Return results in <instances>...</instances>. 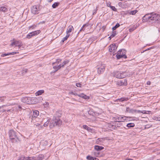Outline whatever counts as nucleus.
Segmentation results:
<instances>
[{"mask_svg":"<svg viewBox=\"0 0 160 160\" xmlns=\"http://www.w3.org/2000/svg\"><path fill=\"white\" fill-rule=\"evenodd\" d=\"M127 98H120L118 99L117 100H118L119 101L122 102L123 101H126L127 100Z\"/></svg>","mask_w":160,"mask_h":160,"instance_id":"a878e982","label":"nucleus"},{"mask_svg":"<svg viewBox=\"0 0 160 160\" xmlns=\"http://www.w3.org/2000/svg\"><path fill=\"white\" fill-rule=\"evenodd\" d=\"M38 98H39V99H40L41 100V99H42L41 98V97H38Z\"/></svg>","mask_w":160,"mask_h":160,"instance_id":"774afa93","label":"nucleus"},{"mask_svg":"<svg viewBox=\"0 0 160 160\" xmlns=\"http://www.w3.org/2000/svg\"><path fill=\"white\" fill-rule=\"evenodd\" d=\"M39 6H34L32 8L31 12L34 14H37L39 13Z\"/></svg>","mask_w":160,"mask_h":160,"instance_id":"6e6552de","label":"nucleus"},{"mask_svg":"<svg viewBox=\"0 0 160 160\" xmlns=\"http://www.w3.org/2000/svg\"><path fill=\"white\" fill-rule=\"evenodd\" d=\"M125 72H121L116 71L114 72V76L118 78H124L125 77L126 75L125 74Z\"/></svg>","mask_w":160,"mask_h":160,"instance_id":"7ed1b4c3","label":"nucleus"},{"mask_svg":"<svg viewBox=\"0 0 160 160\" xmlns=\"http://www.w3.org/2000/svg\"><path fill=\"white\" fill-rule=\"evenodd\" d=\"M0 11L4 12H5L8 11V9L5 7L2 6L0 7Z\"/></svg>","mask_w":160,"mask_h":160,"instance_id":"dca6fc26","label":"nucleus"},{"mask_svg":"<svg viewBox=\"0 0 160 160\" xmlns=\"http://www.w3.org/2000/svg\"><path fill=\"white\" fill-rule=\"evenodd\" d=\"M115 118L117 122H123L126 120V117L125 116L122 117L121 116H117Z\"/></svg>","mask_w":160,"mask_h":160,"instance_id":"1a4fd4ad","label":"nucleus"},{"mask_svg":"<svg viewBox=\"0 0 160 160\" xmlns=\"http://www.w3.org/2000/svg\"><path fill=\"white\" fill-rule=\"evenodd\" d=\"M44 92V91L43 90H39L35 93V95L36 96H39L42 95Z\"/></svg>","mask_w":160,"mask_h":160,"instance_id":"f3484780","label":"nucleus"},{"mask_svg":"<svg viewBox=\"0 0 160 160\" xmlns=\"http://www.w3.org/2000/svg\"><path fill=\"white\" fill-rule=\"evenodd\" d=\"M7 106V105H4L2 106V107H0V112H3L5 111V110H4L3 108H4Z\"/></svg>","mask_w":160,"mask_h":160,"instance_id":"473e14b6","label":"nucleus"},{"mask_svg":"<svg viewBox=\"0 0 160 160\" xmlns=\"http://www.w3.org/2000/svg\"><path fill=\"white\" fill-rule=\"evenodd\" d=\"M59 2H55L53 4H52V7L53 8H55L58 6H59Z\"/></svg>","mask_w":160,"mask_h":160,"instance_id":"393cba45","label":"nucleus"},{"mask_svg":"<svg viewBox=\"0 0 160 160\" xmlns=\"http://www.w3.org/2000/svg\"><path fill=\"white\" fill-rule=\"evenodd\" d=\"M96 10H94L93 11V14L96 13Z\"/></svg>","mask_w":160,"mask_h":160,"instance_id":"13d9d810","label":"nucleus"},{"mask_svg":"<svg viewBox=\"0 0 160 160\" xmlns=\"http://www.w3.org/2000/svg\"><path fill=\"white\" fill-rule=\"evenodd\" d=\"M111 8L112 9V10L114 11H117V9L115 8V7L114 6H112Z\"/></svg>","mask_w":160,"mask_h":160,"instance_id":"79ce46f5","label":"nucleus"},{"mask_svg":"<svg viewBox=\"0 0 160 160\" xmlns=\"http://www.w3.org/2000/svg\"><path fill=\"white\" fill-rule=\"evenodd\" d=\"M136 110L133 109H131L129 110V112L131 113H133L136 112Z\"/></svg>","mask_w":160,"mask_h":160,"instance_id":"a19ab883","label":"nucleus"},{"mask_svg":"<svg viewBox=\"0 0 160 160\" xmlns=\"http://www.w3.org/2000/svg\"><path fill=\"white\" fill-rule=\"evenodd\" d=\"M142 21L144 22H148L149 23L158 24L160 23V15L153 13L146 14L143 17Z\"/></svg>","mask_w":160,"mask_h":160,"instance_id":"f257e3e1","label":"nucleus"},{"mask_svg":"<svg viewBox=\"0 0 160 160\" xmlns=\"http://www.w3.org/2000/svg\"><path fill=\"white\" fill-rule=\"evenodd\" d=\"M150 84H151V82L149 81H148L147 83V85H149Z\"/></svg>","mask_w":160,"mask_h":160,"instance_id":"603ef678","label":"nucleus"},{"mask_svg":"<svg viewBox=\"0 0 160 160\" xmlns=\"http://www.w3.org/2000/svg\"><path fill=\"white\" fill-rule=\"evenodd\" d=\"M49 120L48 119L47 120V121L45 122L43 124V126L44 127H47L48 126L49 124Z\"/></svg>","mask_w":160,"mask_h":160,"instance_id":"c9c22d12","label":"nucleus"},{"mask_svg":"<svg viewBox=\"0 0 160 160\" xmlns=\"http://www.w3.org/2000/svg\"><path fill=\"white\" fill-rule=\"evenodd\" d=\"M53 0H48V1L49 2H51Z\"/></svg>","mask_w":160,"mask_h":160,"instance_id":"052dcab7","label":"nucleus"},{"mask_svg":"<svg viewBox=\"0 0 160 160\" xmlns=\"http://www.w3.org/2000/svg\"><path fill=\"white\" fill-rule=\"evenodd\" d=\"M137 12H138L137 10H135L132 11L130 12L129 14H132V15H134Z\"/></svg>","mask_w":160,"mask_h":160,"instance_id":"c756f323","label":"nucleus"},{"mask_svg":"<svg viewBox=\"0 0 160 160\" xmlns=\"http://www.w3.org/2000/svg\"><path fill=\"white\" fill-rule=\"evenodd\" d=\"M146 112H149V111H145V110H143V111H141V113H143V114H146V113H147Z\"/></svg>","mask_w":160,"mask_h":160,"instance_id":"09e8293b","label":"nucleus"},{"mask_svg":"<svg viewBox=\"0 0 160 160\" xmlns=\"http://www.w3.org/2000/svg\"><path fill=\"white\" fill-rule=\"evenodd\" d=\"M125 160H133V159H126Z\"/></svg>","mask_w":160,"mask_h":160,"instance_id":"0e129e2a","label":"nucleus"},{"mask_svg":"<svg viewBox=\"0 0 160 160\" xmlns=\"http://www.w3.org/2000/svg\"><path fill=\"white\" fill-rule=\"evenodd\" d=\"M48 105H49V103L48 102H46L45 103H44L43 104V105L44 106V107H48Z\"/></svg>","mask_w":160,"mask_h":160,"instance_id":"c03bdc74","label":"nucleus"},{"mask_svg":"<svg viewBox=\"0 0 160 160\" xmlns=\"http://www.w3.org/2000/svg\"><path fill=\"white\" fill-rule=\"evenodd\" d=\"M60 119L57 120L55 119L53 120L49 125V127L51 128H53L56 126L59 125V124Z\"/></svg>","mask_w":160,"mask_h":160,"instance_id":"39448f33","label":"nucleus"},{"mask_svg":"<svg viewBox=\"0 0 160 160\" xmlns=\"http://www.w3.org/2000/svg\"><path fill=\"white\" fill-rule=\"evenodd\" d=\"M77 96L85 99H87L89 98L88 97L83 93L77 95Z\"/></svg>","mask_w":160,"mask_h":160,"instance_id":"4468645a","label":"nucleus"},{"mask_svg":"<svg viewBox=\"0 0 160 160\" xmlns=\"http://www.w3.org/2000/svg\"><path fill=\"white\" fill-rule=\"evenodd\" d=\"M60 65H58V66H55L53 67V68L55 69L54 72H55L58 70L60 68Z\"/></svg>","mask_w":160,"mask_h":160,"instance_id":"2f4dec72","label":"nucleus"},{"mask_svg":"<svg viewBox=\"0 0 160 160\" xmlns=\"http://www.w3.org/2000/svg\"><path fill=\"white\" fill-rule=\"evenodd\" d=\"M136 29L135 27H132L130 28L129 29V32H132L133 31Z\"/></svg>","mask_w":160,"mask_h":160,"instance_id":"37998d69","label":"nucleus"},{"mask_svg":"<svg viewBox=\"0 0 160 160\" xmlns=\"http://www.w3.org/2000/svg\"><path fill=\"white\" fill-rule=\"evenodd\" d=\"M10 139L12 140V142H15L18 141V138L16 135V132L12 130L9 131V132Z\"/></svg>","mask_w":160,"mask_h":160,"instance_id":"f03ea898","label":"nucleus"},{"mask_svg":"<svg viewBox=\"0 0 160 160\" xmlns=\"http://www.w3.org/2000/svg\"><path fill=\"white\" fill-rule=\"evenodd\" d=\"M40 125V124L37 123V124H35V125H36V126H39Z\"/></svg>","mask_w":160,"mask_h":160,"instance_id":"5fc2aeb1","label":"nucleus"},{"mask_svg":"<svg viewBox=\"0 0 160 160\" xmlns=\"http://www.w3.org/2000/svg\"><path fill=\"white\" fill-rule=\"evenodd\" d=\"M76 85L78 87H81L82 86V85L80 83H77Z\"/></svg>","mask_w":160,"mask_h":160,"instance_id":"ea45409f","label":"nucleus"},{"mask_svg":"<svg viewBox=\"0 0 160 160\" xmlns=\"http://www.w3.org/2000/svg\"><path fill=\"white\" fill-rule=\"evenodd\" d=\"M102 28H103L102 30H103V31H104L105 28L104 26H103L102 27Z\"/></svg>","mask_w":160,"mask_h":160,"instance_id":"bf43d9fd","label":"nucleus"},{"mask_svg":"<svg viewBox=\"0 0 160 160\" xmlns=\"http://www.w3.org/2000/svg\"><path fill=\"white\" fill-rule=\"evenodd\" d=\"M2 98H0V100H1V101L2 100V101H4V99H2Z\"/></svg>","mask_w":160,"mask_h":160,"instance_id":"e2e57ef3","label":"nucleus"},{"mask_svg":"<svg viewBox=\"0 0 160 160\" xmlns=\"http://www.w3.org/2000/svg\"><path fill=\"white\" fill-rule=\"evenodd\" d=\"M116 34V31H113L112 32V34L109 37V38H110V39H111L112 38L114 37Z\"/></svg>","mask_w":160,"mask_h":160,"instance_id":"412c9836","label":"nucleus"},{"mask_svg":"<svg viewBox=\"0 0 160 160\" xmlns=\"http://www.w3.org/2000/svg\"><path fill=\"white\" fill-rule=\"evenodd\" d=\"M41 32V31L39 30L34 31V32H31L32 33L33 36H36L38 34L40 33Z\"/></svg>","mask_w":160,"mask_h":160,"instance_id":"a211bd4d","label":"nucleus"},{"mask_svg":"<svg viewBox=\"0 0 160 160\" xmlns=\"http://www.w3.org/2000/svg\"><path fill=\"white\" fill-rule=\"evenodd\" d=\"M135 124L134 123H129L127 124V126L128 128L133 127L134 126Z\"/></svg>","mask_w":160,"mask_h":160,"instance_id":"4be33fe9","label":"nucleus"},{"mask_svg":"<svg viewBox=\"0 0 160 160\" xmlns=\"http://www.w3.org/2000/svg\"><path fill=\"white\" fill-rule=\"evenodd\" d=\"M18 109H19L20 111H21V110L22 109V108L20 105H18V107H14L11 109L7 110V112H17L18 111Z\"/></svg>","mask_w":160,"mask_h":160,"instance_id":"0eeeda50","label":"nucleus"},{"mask_svg":"<svg viewBox=\"0 0 160 160\" xmlns=\"http://www.w3.org/2000/svg\"><path fill=\"white\" fill-rule=\"evenodd\" d=\"M117 47L115 44H112L110 45L108 47L109 51L112 53H114L116 51Z\"/></svg>","mask_w":160,"mask_h":160,"instance_id":"423d86ee","label":"nucleus"},{"mask_svg":"<svg viewBox=\"0 0 160 160\" xmlns=\"http://www.w3.org/2000/svg\"><path fill=\"white\" fill-rule=\"evenodd\" d=\"M42 127H43V126H40L39 127L38 129H41L42 128Z\"/></svg>","mask_w":160,"mask_h":160,"instance_id":"4d7b16f0","label":"nucleus"},{"mask_svg":"<svg viewBox=\"0 0 160 160\" xmlns=\"http://www.w3.org/2000/svg\"><path fill=\"white\" fill-rule=\"evenodd\" d=\"M111 3L110 2H109L107 3V5L108 7L111 8L112 6L111 5Z\"/></svg>","mask_w":160,"mask_h":160,"instance_id":"a18cd8bd","label":"nucleus"},{"mask_svg":"<svg viewBox=\"0 0 160 160\" xmlns=\"http://www.w3.org/2000/svg\"><path fill=\"white\" fill-rule=\"evenodd\" d=\"M158 121H160V117H159L158 118Z\"/></svg>","mask_w":160,"mask_h":160,"instance_id":"69168bd1","label":"nucleus"},{"mask_svg":"<svg viewBox=\"0 0 160 160\" xmlns=\"http://www.w3.org/2000/svg\"><path fill=\"white\" fill-rule=\"evenodd\" d=\"M72 94H73L74 95H78V94H77V93H74L73 92H72Z\"/></svg>","mask_w":160,"mask_h":160,"instance_id":"680f3d73","label":"nucleus"},{"mask_svg":"<svg viewBox=\"0 0 160 160\" xmlns=\"http://www.w3.org/2000/svg\"><path fill=\"white\" fill-rule=\"evenodd\" d=\"M105 70V67L104 65H101L100 67H98V72L99 74L103 72Z\"/></svg>","mask_w":160,"mask_h":160,"instance_id":"9b49d317","label":"nucleus"},{"mask_svg":"<svg viewBox=\"0 0 160 160\" xmlns=\"http://www.w3.org/2000/svg\"><path fill=\"white\" fill-rule=\"evenodd\" d=\"M130 108H129V107H127L126 108V112H129V110H130Z\"/></svg>","mask_w":160,"mask_h":160,"instance_id":"49530a36","label":"nucleus"},{"mask_svg":"<svg viewBox=\"0 0 160 160\" xmlns=\"http://www.w3.org/2000/svg\"><path fill=\"white\" fill-rule=\"evenodd\" d=\"M31 158V157H25L24 156H22L18 160H30Z\"/></svg>","mask_w":160,"mask_h":160,"instance_id":"2eb2a0df","label":"nucleus"},{"mask_svg":"<svg viewBox=\"0 0 160 160\" xmlns=\"http://www.w3.org/2000/svg\"><path fill=\"white\" fill-rule=\"evenodd\" d=\"M120 24L118 23H117L116 25L112 28V29L113 31L115 30L117 28L119 27Z\"/></svg>","mask_w":160,"mask_h":160,"instance_id":"c85d7f7f","label":"nucleus"},{"mask_svg":"<svg viewBox=\"0 0 160 160\" xmlns=\"http://www.w3.org/2000/svg\"><path fill=\"white\" fill-rule=\"evenodd\" d=\"M19 52H10L9 53V55H13L15 54H18Z\"/></svg>","mask_w":160,"mask_h":160,"instance_id":"4c0bfd02","label":"nucleus"},{"mask_svg":"<svg viewBox=\"0 0 160 160\" xmlns=\"http://www.w3.org/2000/svg\"><path fill=\"white\" fill-rule=\"evenodd\" d=\"M37 27V25H33L32 26H30L28 27V29L29 30L31 28H32V29H34L35 27Z\"/></svg>","mask_w":160,"mask_h":160,"instance_id":"e433bc0d","label":"nucleus"},{"mask_svg":"<svg viewBox=\"0 0 160 160\" xmlns=\"http://www.w3.org/2000/svg\"><path fill=\"white\" fill-rule=\"evenodd\" d=\"M93 158L90 156H88L86 157L87 159L88 160H93Z\"/></svg>","mask_w":160,"mask_h":160,"instance_id":"f704fd0d","label":"nucleus"},{"mask_svg":"<svg viewBox=\"0 0 160 160\" xmlns=\"http://www.w3.org/2000/svg\"><path fill=\"white\" fill-rule=\"evenodd\" d=\"M22 45V42L17 47H18V50H19L20 47Z\"/></svg>","mask_w":160,"mask_h":160,"instance_id":"de8ad7c7","label":"nucleus"},{"mask_svg":"<svg viewBox=\"0 0 160 160\" xmlns=\"http://www.w3.org/2000/svg\"><path fill=\"white\" fill-rule=\"evenodd\" d=\"M125 50L123 49L119 50L116 55L117 59H119L122 58H127V56L125 55Z\"/></svg>","mask_w":160,"mask_h":160,"instance_id":"20e7f679","label":"nucleus"},{"mask_svg":"<svg viewBox=\"0 0 160 160\" xmlns=\"http://www.w3.org/2000/svg\"><path fill=\"white\" fill-rule=\"evenodd\" d=\"M68 62H69L68 60H67L65 61L64 62H63V63L62 64V66L61 65V67H63L65 65L67 64V63H68Z\"/></svg>","mask_w":160,"mask_h":160,"instance_id":"7c9ffc66","label":"nucleus"},{"mask_svg":"<svg viewBox=\"0 0 160 160\" xmlns=\"http://www.w3.org/2000/svg\"><path fill=\"white\" fill-rule=\"evenodd\" d=\"M135 112L138 113H141V111L136 110V112Z\"/></svg>","mask_w":160,"mask_h":160,"instance_id":"3c124183","label":"nucleus"},{"mask_svg":"<svg viewBox=\"0 0 160 160\" xmlns=\"http://www.w3.org/2000/svg\"><path fill=\"white\" fill-rule=\"evenodd\" d=\"M93 160H99L98 159L96 158H94Z\"/></svg>","mask_w":160,"mask_h":160,"instance_id":"864d4df0","label":"nucleus"},{"mask_svg":"<svg viewBox=\"0 0 160 160\" xmlns=\"http://www.w3.org/2000/svg\"><path fill=\"white\" fill-rule=\"evenodd\" d=\"M88 26V24H85L84 25H83L82 26V27L81 28V29L80 30L79 32L82 31H84L85 29V28H84L85 27H87Z\"/></svg>","mask_w":160,"mask_h":160,"instance_id":"bb28decb","label":"nucleus"},{"mask_svg":"<svg viewBox=\"0 0 160 160\" xmlns=\"http://www.w3.org/2000/svg\"><path fill=\"white\" fill-rule=\"evenodd\" d=\"M69 36H70V34H67V35L66 36V37L63 38V39L62 40V42H64V41L67 40V39L69 37Z\"/></svg>","mask_w":160,"mask_h":160,"instance_id":"cd10ccee","label":"nucleus"},{"mask_svg":"<svg viewBox=\"0 0 160 160\" xmlns=\"http://www.w3.org/2000/svg\"><path fill=\"white\" fill-rule=\"evenodd\" d=\"M103 139L102 138H98L96 141V143L98 144H100V142H102Z\"/></svg>","mask_w":160,"mask_h":160,"instance_id":"5701e85b","label":"nucleus"},{"mask_svg":"<svg viewBox=\"0 0 160 160\" xmlns=\"http://www.w3.org/2000/svg\"><path fill=\"white\" fill-rule=\"evenodd\" d=\"M83 127L84 129H86L88 131H90L91 130V129L86 125H83Z\"/></svg>","mask_w":160,"mask_h":160,"instance_id":"b1692460","label":"nucleus"},{"mask_svg":"<svg viewBox=\"0 0 160 160\" xmlns=\"http://www.w3.org/2000/svg\"><path fill=\"white\" fill-rule=\"evenodd\" d=\"M45 23V22H44V21H43V22H39V23L38 24H40V23Z\"/></svg>","mask_w":160,"mask_h":160,"instance_id":"6e6d98bb","label":"nucleus"},{"mask_svg":"<svg viewBox=\"0 0 160 160\" xmlns=\"http://www.w3.org/2000/svg\"><path fill=\"white\" fill-rule=\"evenodd\" d=\"M104 148L103 147L98 145H95L94 146V149L97 151H101Z\"/></svg>","mask_w":160,"mask_h":160,"instance_id":"ddd939ff","label":"nucleus"},{"mask_svg":"<svg viewBox=\"0 0 160 160\" xmlns=\"http://www.w3.org/2000/svg\"><path fill=\"white\" fill-rule=\"evenodd\" d=\"M43 156L39 157L36 159H35L34 160H42L43 159Z\"/></svg>","mask_w":160,"mask_h":160,"instance_id":"58836bf2","label":"nucleus"},{"mask_svg":"<svg viewBox=\"0 0 160 160\" xmlns=\"http://www.w3.org/2000/svg\"><path fill=\"white\" fill-rule=\"evenodd\" d=\"M73 29V28L72 26H69L67 31V34H68V33L71 32Z\"/></svg>","mask_w":160,"mask_h":160,"instance_id":"6ab92c4d","label":"nucleus"},{"mask_svg":"<svg viewBox=\"0 0 160 160\" xmlns=\"http://www.w3.org/2000/svg\"><path fill=\"white\" fill-rule=\"evenodd\" d=\"M33 36L31 32L29 33L27 35L26 38L28 39L30 38Z\"/></svg>","mask_w":160,"mask_h":160,"instance_id":"72a5a7b5","label":"nucleus"},{"mask_svg":"<svg viewBox=\"0 0 160 160\" xmlns=\"http://www.w3.org/2000/svg\"><path fill=\"white\" fill-rule=\"evenodd\" d=\"M9 54V53H7V54H6V53H4V54H2V57H4V56H7V55H9V54Z\"/></svg>","mask_w":160,"mask_h":160,"instance_id":"8fccbe9b","label":"nucleus"},{"mask_svg":"<svg viewBox=\"0 0 160 160\" xmlns=\"http://www.w3.org/2000/svg\"><path fill=\"white\" fill-rule=\"evenodd\" d=\"M117 84L119 86H126L127 84V80L124 79L118 82Z\"/></svg>","mask_w":160,"mask_h":160,"instance_id":"9d476101","label":"nucleus"},{"mask_svg":"<svg viewBox=\"0 0 160 160\" xmlns=\"http://www.w3.org/2000/svg\"><path fill=\"white\" fill-rule=\"evenodd\" d=\"M39 114V112L37 110H35L33 111L32 117H37Z\"/></svg>","mask_w":160,"mask_h":160,"instance_id":"aec40b11","label":"nucleus"},{"mask_svg":"<svg viewBox=\"0 0 160 160\" xmlns=\"http://www.w3.org/2000/svg\"><path fill=\"white\" fill-rule=\"evenodd\" d=\"M13 40L14 41L12 42L10 45V46H12L13 45H15L16 47H17L22 42L20 41H14V39Z\"/></svg>","mask_w":160,"mask_h":160,"instance_id":"f8f14e48","label":"nucleus"},{"mask_svg":"<svg viewBox=\"0 0 160 160\" xmlns=\"http://www.w3.org/2000/svg\"><path fill=\"white\" fill-rule=\"evenodd\" d=\"M36 100H37V102H36L38 103V99H35Z\"/></svg>","mask_w":160,"mask_h":160,"instance_id":"338daca9","label":"nucleus"}]
</instances>
